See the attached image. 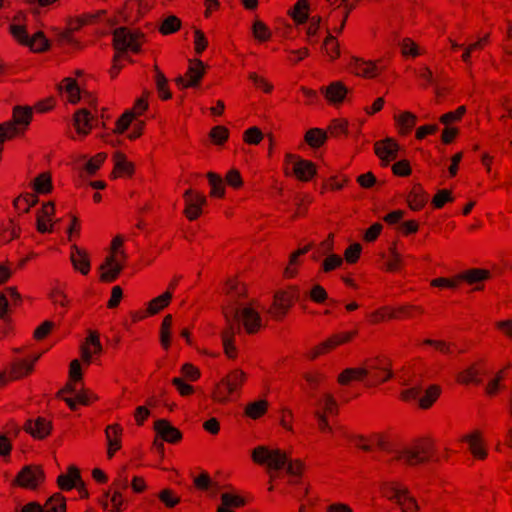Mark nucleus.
I'll list each match as a JSON object with an SVG mask.
<instances>
[{
    "label": "nucleus",
    "instance_id": "obj_53",
    "mask_svg": "<svg viewBox=\"0 0 512 512\" xmlns=\"http://www.w3.org/2000/svg\"><path fill=\"white\" fill-rule=\"evenodd\" d=\"M465 111V106H460L456 111L442 115L440 121L447 126L449 123L459 120L464 115Z\"/></svg>",
    "mask_w": 512,
    "mask_h": 512
},
{
    "label": "nucleus",
    "instance_id": "obj_38",
    "mask_svg": "<svg viewBox=\"0 0 512 512\" xmlns=\"http://www.w3.org/2000/svg\"><path fill=\"white\" fill-rule=\"evenodd\" d=\"M207 178H208L209 184L211 186V195L217 196V197H222L225 192L222 178L213 172H209L207 174Z\"/></svg>",
    "mask_w": 512,
    "mask_h": 512
},
{
    "label": "nucleus",
    "instance_id": "obj_29",
    "mask_svg": "<svg viewBox=\"0 0 512 512\" xmlns=\"http://www.w3.org/2000/svg\"><path fill=\"white\" fill-rule=\"evenodd\" d=\"M326 139L327 134L319 128L310 129L305 135L306 142L313 148L320 147Z\"/></svg>",
    "mask_w": 512,
    "mask_h": 512
},
{
    "label": "nucleus",
    "instance_id": "obj_25",
    "mask_svg": "<svg viewBox=\"0 0 512 512\" xmlns=\"http://www.w3.org/2000/svg\"><path fill=\"white\" fill-rule=\"evenodd\" d=\"M55 212L54 204L52 202L46 203L40 211L37 212V230L40 233L52 232L53 226H48L45 222V219L48 221L51 220Z\"/></svg>",
    "mask_w": 512,
    "mask_h": 512
},
{
    "label": "nucleus",
    "instance_id": "obj_61",
    "mask_svg": "<svg viewBox=\"0 0 512 512\" xmlns=\"http://www.w3.org/2000/svg\"><path fill=\"white\" fill-rule=\"evenodd\" d=\"M195 50L198 54L202 53L207 47V39L204 33L200 30H195Z\"/></svg>",
    "mask_w": 512,
    "mask_h": 512
},
{
    "label": "nucleus",
    "instance_id": "obj_22",
    "mask_svg": "<svg viewBox=\"0 0 512 512\" xmlns=\"http://www.w3.org/2000/svg\"><path fill=\"white\" fill-rule=\"evenodd\" d=\"M157 434L163 438V440L174 443L181 439V432L173 427L168 421L159 419L154 425Z\"/></svg>",
    "mask_w": 512,
    "mask_h": 512
},
{
    "label": "nucleus",
    "instance_id": "obj_42",
    "mask_svg": "<svg viewBox=\"0 0 512 512\" xmlns=\"http://www.w3.org/2000/svg\"><path fill=\"white\" fill-rule=\"evenodd\" d=\"M324 47L326 54L331 59H335L339 56L338 43L336 42L335 37L330 33L329 29H327V37L324 42Z\"/></svg>",
    "mask_w": 512,
    "mask_h": 512
},
{
    "label": "nucleus",
    "instance_id": "obj_24",
    "mask_svg": "<svg viewBox=\"0 0 512 512\" xmlns=\"http://www.w3.org/2000/svg\"><path fill=\"white\" fill-rule=\"evenodd\" d=\"M377 365H371L367 368H348L344 370L338 377V381L341 384H347L351 380H361L368 376L370 370L378 369Z\"/></svg>",
    "mask_w": 512,
    "mask_h": 512
},
{
    "label": "nucleus",
    "instance_id": "obj_11",
    "mask_svg": "<svg viewBox=\"0 0 512 512\" xmlns=\"http://www.w3.org/2000/svg\"><path fill=\"white\" fill-rule=\"evenodd\" d=\"M190 66L186 76H178L175 79L176 84L180 88L197 87L205 74V66L201 60H190Z\"/></svg>",
    "mask_w": 512,
    "mask_h": 512
},
{
    "label": "nucleus",
    "instance_id": "obj_57",
    "mask_svg": "<svg viewBox=\"0 0 512 512\" xmlns=\"http://www.w3.org/2000/svg\"><path fill=\"white\" fill-rule=\"evenodd\" d=\"M263 138L262 132L257 127L249 128L244 135V139L249 144H258Z\"/></svg>",
    "mask_w": 512,
    "mask_h": 512
},
{
    "label": "nucleus",
    "instance_id": "obj_5",
    "mask_svg": "<svg viewBox=\"0 0 512 512\" xmlns=\"http://www.w3.org/2000/svg\"><path fill=\"white\" fill-rule=\"evenodd\" d=\"M69 376H70L71 380L73 381V383L66 384L64 389L61 390L59 392V394L63 393V392L74 394L75 399L69 398V397L64 398V401L68 404V406L74 410V409H76V402H79L84 405L89 403V398L86 395V393L78 390V388L76 386V382L81 380V377H82L81 366H80V363L78 360H73L70 363Z\"/></svg>",
    "mask_w": 512,
    "mask_h": 512
},
{
    "label": "nucleus",
    "instance_id": "obj_6",
    "mask_svg": "<svg viewBox=\"0 0 512 512\" xmlns=\"http://www.w3.org/2000/svg\"><path fill=\"white\" fill-rule=\"evenodd\" d=\"M10 32L21 44L29 46L35 52H43L49 48V41L41 31L30 37L23 26L11 24Z\"/></svg>",
    "mask_w": 512,
    "mask_h": 512
},
{
    "label": "nucleus",
    "instance_id": "obj_7",
    "mask_svg": "<svg viewBox=\"0 0 512 512\" xmlns=\"http://www.w3.org/2000/svg\"><path fill=\"white\" fill-rule=\"evenodd\" d=\"M126 258L127 254L124 251H116L113 255L106 257L105 261L100 266L101 281H115L123 269V261Z\"/></svg>",
    "mask_w": 512,
    "mask_h": 512
},
{
    "label": "nucleus",
    "instance_id": "obj_41",
    "mask_svg": "<svg viewBox=\"0 0 512 512\" xmlns=\"http://www.w3.org/2000/svg\"><path fill=\"white\" fill-rule=\"evenodd\" d=\"M155 70H156L155 81H156V87H157L158 93L161 98L167 100V99L171 98V93L167 89V78L164 76V74L162 72H160L158 70L157 67H155Z\"/></svg>",
    "mask_w": 512,
    "mask_h": 512
},
{
    "label": "nucleus",
    "instance_id": "obj_2",
    "mask_svg": "<svg viewBox=\"0 0 512 512\" xmlns=\"http://www.w3.org/2000/svg\"><path fill=\"white\" fill-rule=\"evenodd\" d=\"M252 459L260 465H267L269 470L285 469L291 476H300L303 467L300 461H292L280 449H269L265 446L255 448L252 452Z\"/></svg>",
    "mask_w": 512,
    "mask_h": 512
},
{
    "label": "nucleus",
    "instance_id": "obj_39",
    "mask_svg": "<svg viewBox=\"0 0 512 512\" xmlns=\"http://www.w3.org/2000/svg\"><path fill=\"white\" fill-rule=\"evenodd\" d=\"M479 371L475 367H469L463 372L458 373V381L464 384H481L482 380L478 377Z\"/></svg>",
    "mask_w": 512,
    "mask_h": 512
},
{
    "label": "nucleus",
    "instance_id": "obj_50",
    "mask_svg": "<svg viewBox=\"0 0 512 512\" xmlns=\"http://www.w3.org/2000/svg\"><path fill=\"white\" fill-rule=\"evenodd\" d=\"M343 263V260L340 256L336 254H329L326 259L322 263L323 270L325 272H329Z\"/></svg>",
    "mask_w": 512,
    "mask_h": 512
},
{
    "label": "nucleus",
    "instance_id": "obj_51",
    "mask_svg": "<svg viewBox=\"0 0 512 512\" xmlns=\"http://www.w3.org/2000/svg\"><path fill=\"white\" fill-rule=\"evenodd\" d=\"M504 378L503 372H498L494 378H492L486 385L485 391L488 395H495L497 391L502 387L500 382Z\"/></svg>",
    "mask_w": 512,
    "mask_h": 512
},
{
    "label": "nucleus",
    "instance_id": "obj_12",
    "mask_svg": "<svg viewBox=\"0 0 512 512\" xmlns=\"http://www.w3.org/2000/svg\"><path fill=\"white\" fill-rule=\"evenodd\" d=\"M430 452V446L422 444L413 448H404L396 451V458L403 460L407 465H415L428 461Z\"/></svg>",
    "mask_w": 512,
    "mask_h": 512
},
{
    "label": "nucleus",
    "instance_id": "obj_19",
    "mask_svg": "<svg viewBox=\"0 0 512 512\" xmlns=\"http://www.w3.org/2000/svg\"><path fill=\"white\" fill-rule=\"evenodd\" d=\"M398 151V144L390 138L375 144V153L385 165H388L391 160L396 159Z\"/></svg>",
    "mask_w": 512,
    "mask_h": 512
},
{
    "label": "nucleus",
    "instance_id": "obj_40",
    "mask_svg": "<svg viewBox=\"0 0 512 512\" xmlns=\"http://www.w3.org/2000/svg\"><path fill=\"white\" fill-rule=\"evenodd\" d=\"M266 408L267 402L264 400L252 402L248 404L246 407V415L253 419H256L265 413Z\"/></svg>",
    "mask_w": 512,
    "mask_h": 512
},
{
    "label": "nucleus",
    "instance_id": "obj_17",
    "mask_svg": "<svg viewBox=\"0 0 512 512\" xmlns=\"http://www.w3.org/2000/svg\"><path fill=\"white\" fill-rule=\"evenodd\" d=\"M99 120L87 109H79L74 114V126L80 135H87L94 126H98Z\"/></svg>",
    "mask_w": 512,
    "mask_h": 512
},
{
    "label": "nucleus",
    "instance_id": "obj_10",
    "mask_svg": "<svg viewBox=\"0 0 512 512\" xmlns=\"http://www.w3.org/2000/svg\"><path fill=\"white\" fill-rule=\"evenodd\" d=\"M285 162L287 165H291V173L301 181H308L316 174V168L311 161L296 155L286 154Z\"/></svg>",
    "mask_w": 512,
    "mask_h": 512
},
{
    "label": "nucleus",
    "instance_id": "obj_52",
    "mask_svg": "<svg viewBox=\"0 0 512 512\" xmlns=\"http://www.w3.org/2000/svg\"><path fill=\"white\" fill-rule=\"evenodd\" d=\"M399 45L401 47V51H402L403 55H405V56L411 55L414 57L419 55L418 47L415 45V43L411 39L405 38L399 43Z\"/></svg>",
    "mask_w": 512,
    "mask_h": 512
},
{
    "label": "nucleus",
    "instance_id": "obj_64",
    "mask_svg": "<svg viewBox=\"0 0 512 512\" xmlns=\"http://www.w3.org/2000/svg\"><path fill=\"white\" fill-rule=\"evenodd\" d=\"M182 373L188 380L194 381L200 376V372L193 365L186 363L182 367Z\"/></svg>",
    "mask_w": 512,
    "mask_h": 512
},
{
    "label": "nucleus",
    "instance_id": "obj_62",
    "mask_svg": "<svg viewBox=\"0 0 512 512\" xmlns=\"http://www.w3.org/2000/svg\"><path fill=\"white\" fill-rule=\"evenodd\" d=\"M172 384L177 388L179 393L183 396L189 395L193 392V387L183 382L180 378H173Z\"/></svg>",
    "mask_w": 512,
    "mask_h": 512
},
{
    "label": "nucleus",
    "instance_id": "obj_3",
    "mask_svg": "<svg viewBox=\"0 0 512 512\" xmlns=\"http://www.w3.org/2000/svg\"><path fill=\"white\" fill-rule=\"evenodd\" d=\"M143 34L138 30L127 27H119L113 31V45L117 52L128 51L138 53L141 49V38Z\"/></svg>",
    "mask_w": 512,
    "mask_h": 512
},
{
    "label": "nucleus",
    "instance_id": "obj_23",
    "mask_svg": "<svg viewBox=\"0 0 512 512\" xmlns=\"http://www.w3.org/2000/svg\"><path fill=\"white\" fill-rule=\"evenodd\" d=\"M298 298L297 291L293 295H288L286 293H278L274 298V308L271 312L275 317H282L286 314V312L291 307L294 299Z\"/></svg>",
    "mask_w": 512,
    "mask_h": 512
},
{
    "label": "nucleus",
    "instance_id": "obj_49",
    "mask_svg": "<svg viewBox=\"0 0 512 512\" xmlns=\"http://www.w3.org/2000/svg\"><path fill=\"white\" fill-rule=\"evenodd\" d=\"M64 81L67 83L66 91L69 94L70 102L77 103L80 99V95H79V88H78L76 81L71 78H66Z\"/></svg>",
    "mask_w": 512,
    "mask_h": 512
},
{
    "label": "nucleus",
    "instance_id": "obj_30",
    "mask_svg": "<svg viewBox=\"0 0 512 512\" xmlns=\"http://www.w3.org/2000/svg\"><path fill=\"white\" fill-rule=\"evenodd\" d=\"M353 71L360 76L375 77L377 75V66L374 63H367L356 59Z\"/></svg>",
    "mask_w": 512,
    "mask_h": 512
},
{
    "label": "nucleus",
    "instance_id": "obj_44",
    "mask_svg": "<svg viewBox=\"0 0 512 512\" xmlns=\"http://www.w3.org/2000/svg\"><path fill=\"white\" fill-rule=\"evenodd\" d=\"M181 22L176 16H169L162 22L160 31L167 35L176 32L180 28Z\"/></svg>",
    "mask_w": 512,
    "mask_h": 512
},
{
    "label": "nucleus",
    "instance_id": "obj_32",
    "mask_svg": "<svg viewBox=\"0 0 512 512\" xmlns=\"http://www.w3.org/2000/svg\"><path fill=\"white\" fill-rule=\"evenodd\" d=\"M464 440L469 443L470 450L475 457L481 459L486 457V451L480 445V435L478 432L465 436Z\"/></svg>",
    "mask_w": 512,
    "mask_h": 512
},
{
    "label": "nucleus",
    "instance_id": "obj_4",
    "mask_svg": "<svg viewBox=\"0 0 512 512\" xmlns=\"http://www.w3.org/2000/svg\"><path fill=\"white\" fill-rule=\"evenodd\" d=\"M490 277V272L488 270L474 268L463 271L457 274L455 277L449 278H436L431 281V285L435 287H446L450 289L457 288L458 284L461 281H465L469 285L478 284L481 281H484Z\"/></svg>",
    "mask_w": 512,
    "mask_h": 512
},
{
    "label": "nucleus",
    "instance_id": "obj_27",
    "mask_svg": "<svg viewBox=\"0 0 512 512\" xmlns=\"http://www.w3.org/2000/svg\"><path fill=\"white\" fill-rule=\"evenodd\" d=\"M347 92V88L340 82H334L325 89L327 99L333 103L342 102Z\"/></svg>",
    "mask_w": 512,
    "mask_h": 512
},
{
    "label": "nucleus",
    "instance_id": "obj_56",
    "mask_svg": "<svg viewBox=\"0 0 512 512\" xmlns=\"http://www.w3.org/2000/svg\"><path fill=\"white\" fill-rule=\"evenodd\" d=\"M453 198L448 190H439L433 198V205L436 208H441L447 202L452 201Z\"/></svg>",
    "mask_w": 512,
    "mask_h": 512
},
{
    "label": "nucleus",
    "instance_id": "obj_31",
    "mask_svg": "<svg viewBox=\"0 0 512 512\" xmlns=\"http://www.w3.org/2000/svg\"><path fill=\"white\" fill-rule=\"evenodd\" d=\"M395 120L402 133H409L415 126L417 118L410 112H404L400 116H396Z\"/></svg>",
    "mask_w": 512,
    "mask_h": 512
},
{
    "label": "nucleus",
    "instance_id": "obj_43",
    "mask_svg": "<svg viewBox=\"0 0 512 512\" xmlns=\"http://www.w3.org/2000/svg\"><path fill=\"white\" fill-rule=\"evenodd\" d=\"M252 32L254 37L259 41H266L271 36V32L268 27L258 20L253 23Z\"/></svg>",
    "mask_w": 512,
    "mask_h": 512
},
{
    "label": "nucleus",
    "instance_id": "obj_16",
    "mask_svg": "<svg viewBox=\"0 0 512 512\" xmlns=\"http://www.w3.org/2000/svg\"><path fill=\"white\" fill-rule=\"evenodd\" d=\"M58 484L61 489L70 490L72 488H77L84 497H87L88 495L85 490V484L81 479L80 472L74 466L69 468V475H60L58 477Z\"/></svg>",
    "mask_w": 512,
    "mask_h": 512
},
{
    "label": "nucleus",
    "instance_id": "obj_58",
    "mask_svg": "<svg viewBox=\"0 0 512 512\" xmlns=\"http://www.w3.org/2000/svg\"><path fill=\"white\" fill-rule=\"evenodd\" d=\"M106 155L103 153L98 154L95 158L90 159L86 163V170L89 174H94L103 163Z\"/></svg>",
    "mask_w": 512,
    "mask_h": 512
},
{
    "label": "nucleus",
    "instance_id": "obj_9",
    "mask_svg": "<svg viewBox=\"0 0 512 512\" xmlns=\"http://www.w3.org/2000/svg\"><path fill=\"white\" fill-rule=\"evenodd\" d=\"M388 499L395 501L403 512H414L419 506L414 497L409 494L406 488L399 487L396 484H390L385 491Z\"/></svg>",
    "mask_w": 512,
    "mask_h": 512
},
{
    "label": "nucleus",
    "instance_id": "obj_63",
    "mask_svg": "<svg viewBox=\"0 0 512 512\" xmlns=\"http://www.w3.org/2000/svg\"><path fill=\"white\" fill-rule=\"evenodd\" d=\"M227 183L232 187H240L242 184V179L238 170L232 169L226 175Z\"/></svg>",
    "mask_w": 512,
    "mask_h": 512
},
{
    "label": "nucleus",
    "instance_id": "obj_1",
    "mask_svg": "<svg viewBox=\"0 0 512 512\" xmlns=\"http://www.w3.org/2000/svg\"><path fill=\"white\" fill-rule=\"evenodd\" d=\"M228 328L222 333V341L226 355L229 358L236 356L234 346V335L241 331L240 322L248 333L256 332L261 326V317L259 313L250 306H242L237 300L231 301L224 312Z\"/></svg>",
    "mask_w": 512,
    "mask_h": 512
},
{
    "label": "nucleus",
    "instance_id": "obj_48",
    "mask_svg": "<svg viewBox=\"0 0 512 512\" xmlns=\"http://www.w3.org/2000/svg\"><path fill=\"white\" fill-rule=\"evenodd\" d=\"M111 430L114 431V433L116 435L120 434L122 429L119 425L115 424V425H110L106 428V438H107V443H108V447L110 448H114V450H117L120 448L121 444H120V440L119 439H113L112 436H111Z\"/></svg>",
    "mask_w": 512,
    "mask_h": 512
},
{
    "label": "nucleus",
    "instance_id": "obj_55",
    "mask_svg": "<svg viewBox=\"0 0 512 512\" xmlns=\"http://www.w3.org/2000/svg\"><path fill=\"white\" fill-rule=\"evenodd\" d=\"M229 135V131L227 128L223 126H216L211 130V138L217 144H222Z\"/></svg>",
    "mask_w": 512,
    "mask_h": 512
},
{
    "label": "nucleus",
    "instance_id": "obj_33",
    "mask_svg": "<svg viewBox=\"0 0 512 512\" xmlns=\"http://www.w3.org/2000/svg\"><path fill=\"white\" fill-rule=\"evenodd\" d=\"M172 298V294L170 292H165L164 294L154 298L149 302L148 311L150 314H155L164 307H166Z\"/></svg>",
    "mask_w": 512,
    "mask_h": 512
},
{
    "label": "nucleus",
    "instance_id": "obj_8",
    "mask_svg": "<svg viewBox=\"0 0 512 512\" xmlns=\"http://www.w3.org/2000/svg\"><path fill=\"white\" fill-rule=\"evenodd\" d=\"M440 393V388L438 386H431L422 396V386L421 384H414L412 387L404 390L402 392V398L405 401L417 400L420 407L428 408L432 405V403L437 399Z\"/></svg>",
    "mask_w": 512,
    "mask_h": 512
},
{
    "label": "nucleus",
    "instance_id": "obj_59",
    "mask_svg": "<svg viewBox=\"0 0 512 512\" xmlns=\"http://www.w3.org/2000/svg\"><path fill=\"white\" fill-rule=\"evenodd\" d=\"M361 252V245L354 243L350 245L345 251V258L348 262L354 263L358 259Z\"/></svg>",
    "mask_w": 512,
    "mask_h": 512
},
{
    "label": "nucleus",
    "instance_id": "obj_36",
    "mask_svg": "<svg viewBox=\"0 0 512 512\" xmlns=\"http://www.w3.org/2000/svg\"><path fill=\"white\" fill-rule=\"evenodd\" d=\"M172 325V316L166 315L163 319V322L161 324V331H160V342L163 348L168 349L170 346V328Z\"/></svg>",
    "mask_w": 512,
    "mask_h": 512
},
{
    "label": "nucleus",
    "instance_id": "obj_37",
    "mask_svg": "<svg viewBox=\"0 0 512 512\" xmlns=\"http://www.w3.org/2000/svg\"><path fill=\"white\" fill-rule=\"evenodd\" d=\"M66 504L60 494L50 497L45 504V512H65Z\"/></svg>",
    "mask_w": 512,
    "mask_h": 512
},
{
    "label": "nucleus",
    "instance_id": "obj_14",
    "mask_svg": "<svg viewBox=\"0 0 512 512\" xmlns=\"http://www.w3.org/2000/svg\"><path fill=\"white\" fill-rule=\"evenodd\" d=\"M24 429L35 439H44L52 430L51 421L44 417H36L28 419L24 425Z\"/></svg>",
    "mask_w": 512,
    "mask_h": 512
},
{
    "label": "nucleus",
    "instance_id": "obj_34",
    "mask_svg": "<svg viewBox=\"0 0 512 512\" xmlns=\"http://www.w3.org/2000/svg\"><path fill=\"white\" fill-rule=\"evenodd\" d=\"M115 170L121 174L131 175L133 173V165L128 162L125 155L116 152L114 154Z\"/></svg>",
    "mask_w": 512,
    "mask_h": 512
},
{
    "label": "nucleus",
    "instance_id": "obj_18",
    "mask_svg": "<svg viewBox=\"0 0 512 512\" xmlns=\"http://www.w3.org/2000/svg\"><path fill=\"white\" fill-rule=\"evenodd\" d=\"M44 478L43 471L38 467H24L17 478L18 483L26 488L34 489Z\"/></svg>",
    "mask_w": 512,
    "mask_h": 512
},
{
    "label": "nucleus",
    "instance_id": "obj_26",
    "mask_svg": "<svg viewBox=\"0 0 512 512\" xmlns=\"http://www.w3.org/2000/svg\"><path fill=\"white\" fill-rule=\"evenodd\" d=\"M222 505L217 508V512H233L231 508H238L245 504L243 498L229 493L221 494Z\"/></svg>",
    "mask_w": 512,
    "mask_h": 512
},
{
    "label": "nucleus",
    "instance_id": "obj_13",
    "mask_svg": "<svg viewBox=\"0 0 512 512\" xmlns=\"http://www.w3.org/2000/svg\"><path fill=\"white\" fill-rule=\"evenodd\" d=\"M185 199L184 213L189 220L197 219L202 213V206L207 203L206 197L200 193L187 189L183 195Z\"/></svg>",
    "mask_w": 512,
    "mask_h": 512
},
{
    "label": "nucleus",
    "instance_id": "obj_28",
    "mask_svg": "<svg viewBox=\"0 0 512 512\" xmlns=\"http://www.w3.org/2000/svg\"><path fill=\"white\" fill-rule=\"evenodd\" d=\"M309 5L306 0H298L291 11L292 18L299 24H304L309 19Z\"/></svg>",
    "mask_w": 512,
    "mask_h": 512
},
{
    "label": "nucleus",
    "instance_id": "obj_15",
    "mask_svg": "<svg viewBox=\"0 0 512 512\" xmlns=\"http://www.w3.org/2000/svg\"><path fill=\"white\" fill-rule=\"evenodd\" d=\"M244 380L245 373L243 371L238 369L232 371L221 381V384L224 386L226 393H222V391H219L218 400L221 402H226L228 400V395L236 392L238 387L244 382Z\"/></svg>",
    "mask_w": 512,
    "mask_h": 512
},
{
    "label": "nucleus",
    "instance_id": "obj_20",
    "mask_svg": "<svg viewBox=\"0 0 512 512\" xmlns=\"http://www.w3.org/2000/svg\"><path fill=\"white\" fill-rule=\"evenodd\" d=\"M147 107L148 104L143 98L138 99L135 103L134 109L125 111L121 118L117 120L116 131L118 133H123L129 127L136 115L145 111Z\"/></svg>",
    "mask_w": 512,
    "mask_h": 512
},
{
    "label": "nucleus",
    "instance_id": "obj_46",
    "mask_svg": "<svg viewBox=\"0 0 512 512\" xmlns=\"http://www.w3.org/2000/svg\"><path fill=\"white\" fill-rule=\"evenodd\" d=\"M418 75L426 83L431 84L434 87L435 93L438 96L441 94L440 87L438 85V79L433 76L432 71L428 67H424L422 71L418 73Z\"/></svg>",
    "mask_w": 512,
    "mask_h": 512
},
{
    "label": "nucleus",
    "instance_id": "obj_54",
    "mask_svg": "<svg viewBox=\"0 0 512 512\" xmlns=\"http://www.w3.org/2000/svg\"><path fill=\"white\" fill-rule=\"evenodd\" d=\"M11 304L6 294L0 292V320L4 323L9 322V311Z\"/></svg>",
    "mask_w": 512,
    "mask_h": 512
},
{
    "label": "nucleus",
    "instance_id": "obj_45",
    "mask_svg": "<svg viewBox=\"0 0 512 512\" xmlns=\"http://www.w3.org/2000/svg\"><path fill=\"white\" fill-rule=\"evenodd\" d=\"M354 335H355V332H348V333H343L340 335H334L331 338H329L328 340L324 341L322 343V346L326 347V348L335 347L339 344L349 341Z\"/></svg>",
    "mask_w": 512,
    "mask_h": 512
},
{
    "label": "nucleus",
    "instance_id": "obj_21",
    "mask_svg": "<svg viewBox=\"0 0 512 512\" xmlns=\"http://www.w3.org/2000/svg\"><path fill=\"white\" fill-rule=\"evenodd\" d=\"M70 260L74 269L81 274L87 275L90 271V260L86 251L76 245L71 246Z\"/></svg>",
    "mask_w": 512,
    "mask_h": 512
},
{
    "label": "nucleus",
    "instance_id": "obj_35",
    "mask_svg": "<svg viewBox=\"0 0 512 512\" xmlns=\"http://www.w3.org/2000/svg\"><path fill=\"white\" fill-rule=\"evenodd\" d=\"M39 356H35L32 362L37 361ZM33 363H29L26 360L17 361L12 368V376L13 378H20L32 371Z\"/></svg>",
    "mask_w": 512,
    "mask_h": 512
},
{
    "label": "nucleus",
    "instance_id": "obj_47",
    "mask_svg": "<svg viewBox=\"0 0 512 512\" xmlns=\"http://www.w3.org/2000/svg\"><path fill=\"white\" fill-rule=\"evenodd\" d=\"M34 188L38 193H47L51 189L50 177L46 174L39 175L34 182Z\"/></svg>",
    "mask_w": 512,
    "mask_h": 512
},
{
    "label": "nucleus",
    "instance_id": "obj_60",
    "mask_svg": "<svg viewBox=\"0 0 512 512\" xmlns=\"http://www.w3.org/2000/svg\"><path fill=\"white\" fill-rule=\"evenodd\" d=\"M310 297L313 301L322 303L327 299V293L322 286L314 285L311 289Z\"/></svg>",
    "mask_w": 512,
    "mask_h": 512
}]
</instances>
